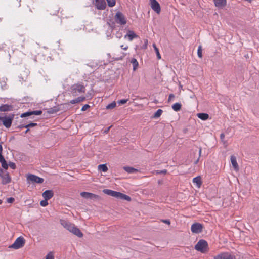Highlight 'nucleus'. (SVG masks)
Masks as SVG:
<instances>
[{
  "label": "nucleus",
  "mask_w": 259,
  "mask_h": 259,
  "mask_svg": "<svg viewBox=\"0 0 259 259\" xmlns=\"http://www.w3.org/2000/svg\"><path fill=\"white\" fill-rule=\"evenodd\" d=\"M123 169L129 174L136 173L138 171L137 169L130 166H124Z\"/></svg>",
  "instance_id": "nucleus-21"
},
{
  "label": "nucleus",
  "mask_w": 259,
  "mask_h": 259,
  "mask_svg": "<svg viewBox=\"0 0 259 259\" xmlns=\"http://www.w3.org/2000/svg\"><path fill=\"white\" fill-rule=\"evenodd\" d=\"M138 37V36L132 30H128L127 33L124 35V38H127L131 41Z\"/></svg>",
  "instance_id": "nucleus-15"
},
{
  "label": "nucleus",
  "mask_w": 259,
  "mask_h": 259,
  "mask_svg": "<svg viewBox=\"0 0 259 259\" xmlns=\"http://www.w3.org/2000/svg\"><path fill=\"white\" fill-rule=\"evenodd\" d=\"M150 6L152 9L157 14H159L161 11V8L159 4L156 0H149Z\"/></svg>",
  "instance_id": "nucleus-10"
},
{
  "label": "nucleus",
  "mask_w": 259,
  "mask_h": 259,
  "mask_svg": "<svg viewBox=\"0 0 259 259\" xmlns=\"http://www.w3.org/2000/svg\"><path fill=\"white\" fill-rule=\"evenodd\" d=\"M109 7H112L115 5L116 0H106Z\"/></svg>",
  "instance_id": "nucleus-32"
},
{
  "label": "nucleus",
  "mask_w": 259,
  "mask_h": 259,
  "mask_svg": "<svg viewBox=\"0 0 259 259\" xmlns=\"http://www.w3.org/2000/svg\"><path fill=\"white\" fill-rule=\"evenodd\" d=\"M201 151H202V148H199V157L197 159V160L194 162V164H196L198 163L199 160V158L201 156Z\"/></svg>",
  "instance_id": "nucleus-40"
},
{
  "label": "nucleus",
  "mask_w": 259,
  "mask_h": 259,
  "mask_svg": "<svg viewBox=\"0 0 259 259\" xmlns=\"http://www.w3.org/2000/svg\"><path fill=\"white\" fill-rule=\"evenodd\" d=\"M175 97V95L174 94H170L169 95V97H168V100H171L172 99H173Z\"/></svg>",
  "instance_id": "nucleus-48"
},
{
  "label": "nucleus",
  "mask_w": 259,
  "mask_h": 259,
  "mask_svg": "<svg viewBox=\"0 0 259 259\" xmlns=\"http://www.w3.org/2000/svg\"><path fill=\"white\" fill-rule=\"evenodd\" d=\"M197 117L202 120H206L209 118V115L207 113H200L197 114Z\"/></svg>",
  "instance_id": "nucleus-22"
},
{
  "label": "nucleus",
  "mask_w": 259,
  "mask_h": 259,
  "mask_svg": "<svg viewBox=\"0 0 259 259\" xmlns=\"http://www.w3.org/2000/svg\"><path fill=\"white\" fill-rule=\"evenodd\" d=\"M54 193L52 190H46L42 194V196L45 199L49 200L53 196Z\"/></svg>",
  "instance_id": "nucleus-16"
},
{
  "label": "nucleus",
  "mask_w": 259,
  "mask_h": 259,
  "mask_svg": "<svg viewBox=\"0 0 259 259\" xmlns=\"http://www.w3.org/2000/svg\"><path fill=\"white\" fill-rule=\"evenodd\" d=\"M94 4L96 8L98 10H104L106 7L105 0H95Z\"/></svg>",
  "instance_id": "nucleus-11"
},
{
  "label": "nucleus",
  "mask_w": 259,
  "mask_h": 259,
  "mask_svg": "<svg viewBox=\"0 0 259 259\" xmlns=\"http://www.w3.org/2000/svg\"><path fill=\"white\" fill-rule=\"evenodd\" d=\"M162 113V110L161 109H158L157 111L154 113L153 115V118H157L159 117Z\"/></svg>",
  "instance_id": "nucleus-31"
},
{
  "label": "nucleus",
  "mask_w": 259,
  "mask_h": 259,
  "mask_svg": "<svg viewBox=\"0 0 259 259\" xmlns=\"http://www.w3.org/2000/svg\"><path fill=\"white\" fill-rule=\"evenodd\" d=\"M36 125H37V123H31L25 125L24 126L25 127V128H30V127H34Z\"/></svg>",
  "instance_id": "nucleus-38"
},
{
  "label": "nucleus",
  "mask_w": 259,
  "mask_h": 259,
  "mask_svg": "<svg viewBox=\"0 0 259 259\" xmlns=\"http://www.w3.org/2000/svg\"><path fill=\"white\" fill-rule=\"evenodd\" d=\"M14 199L12 197H10L7 199V202L8 203H12L14 202Z\"/></svg>",
  "instance_id": "nucleus-44"
},
{
  "label": "nucleus",
  "mask_w": 259,
  "mask_h": 259,
  "mask_svg": "<svg viewBox=\"0 0 259 259\" xmlns=\"http://www.w3.org/2000/svg\"><path fill=\"white\" fill-rule=\"evenodd\" d=\"M225 138V135L224 133H221L220 135V138L222 142H224V143H225V141H224V139Z\"/></svg>",
  "instance_id": "nucleus-45"
},
{
  "label": "nucleus",
  "mask_w": 259,
  "mask_h": 259,
  "mask_svg": "<svg viewBox=\"0 0 259 259\" xmlns=\"http://www.w3.org/2000/svg\"><path fill=\"white\" fill-rule=\"evenodd\" d=\"M181 104L179 103H176L172 106V109L175 111H178L181 109Z\"/></svg>",
  "instance_id": "nucleus-26"
},
{
  "label": "nucleus",
  "mask_w": 259,
  "mask_h": 259,
  "mask_svg": "<svg viewBox=\"0 0 259 259\" xmlns=\"http://www.w3.org/2000/svg\"><path fill=\"white\" fill-rule=\"evenodd\" d=\"M98 169L103 172H106L108 168L105 164H100L98 165Z\"/></svg>",
  "instance_id": "nucleus-29"
},
{
  "label": "nucleus",
  "mask_w": 259,
  "mask_h": 259,
  "mask_svg": "<svg viewBox=\"0 0 259 259\" xmlns=\"http://www.w3.org/2000/svg\"><path fill=\"white\" fill-rule=\"evenodd\" d=\"M13 106L8 104L2 105L0 106V111L6 112L10 111L13 110Z\"/></svg>",
  "instance_id": "nucleus-18"
},
{
  "label": "nucleus",
  "mask_w": 259,
  "mask_h": 259,
  "mask_svg": "<svg viewBox=\"0 0 259 259\" xmlns=\"http://www.w3.org/2000/svg\"><path fill=\"white\" fill-rule=\"evenodd\" d=\"M2 178V184L3 185H6L10 183L11 181V178L8 172H5L3 175L1 176Z\"/></svg>",
  "instance_id": "nucleus-13"
},
{
  "label": "nucleus",
  "mask_w": 259,
  "mask_h": 259,
  "mask_svg": "<svg viewBox=\"0 0 259 259\" xmlns=\"http://www.w3.org/2000/svg\"><path fill=\"white\" fill-rule=\"evenodd\" d=\"M46 259H54V256L52 252H49L46 256Z\"/></svg>",
  "instance_id": "nucleus-39"
},
{
  "label": "nucleus",
  "mask_w": 259,
  "mask_h": 259,
  "mask_svg": "<svg viewBox=\"0 0 259 259\" xmlns=\"http://www.w3.org/2000/svg\"><path fill=\"white\" fill-rule=\"evenodd\" d=\"M25 125H21L20 126H19V127L20 128H24L25 127L24 126H25Z\"/></svg>",
  "instance_id": "nucleus-52"
},
{
  "label": "nucleus",
  "mask_w": 259,
  "mask_h": 259,
  "mask_svg": "<svg viewBox=\"0 0 259 259\" xmlns=\"http://www.w3.org/2000/svg\"><path fill=\"white\" fill-rule=\"evenodd\" d=\"M163 223L169 225L170 224V221L169 220H163L162 221Z\"/></svg>",
  "instance_id": "nucleus-46"
},
{
  "label": "nucleus",
  "mask_w": 259,
  "mask_h": 259,
  "mask_svg": "<svg viewBox=\"0 0 259 259\" xmlns=\"http://www.w3.org/2000/svg\"><path fill=\"white\" fill-rule=\"evenodd\" d=\"M2 203V200H0V204Z\"/></svg>",
  "instance_id": "nucleus-55"
},
{
  "label": "nucleus",
  "mask_w": 259,
  "mask_h": 259,
  "mask_svg": "<svg viewBox=\"0 0 259 259\" xmlns=\"http://www.w3.org/2000/svg\"><path fill=\"white\" fill-rule=\"evenodd\" d=\"M215 6L219 8L224 7L226 5V0H213Z\"/></svg>",
  "instance_id": "nucleus-17"
},
{
  "label": "nucleus",
  "mask_w": 259,
  "mask_h": 259,
  "mask_svg": "<svg viewBox=\"0 0 259 259\" xmlns=\"http://www.w3.org/2000/svg\"><path fill=\"white\" fill-rule=\"evenodd\" d=\"M7 80V79L4 77H3L1 78H0V83L1 84V87L3 89H4L6 88Z\"/></svg>",
  "instance_id": "nucleus-28"
},
{
  "label": "nucleus",
  "mask_w": 259,
  "mask_h": 259,
  "mask_svg": "<svg viewBox=\"0 0 259 259\" xmlns=\"http://www.w3.org/2000/svg\"><path fill=\"white\" fill-rule=\"evenodd\" d=\"M197 54L199 58H202V47L201 46H199L198 50H197Z\"/></svg>",
  "instance_id": "nucleus-35"
},
{
  "label": "nucleus",
  "mask_w": 259,
  "mask_h": 259,
  "mask_svg": "<svg viewBox=\"0 0 259 259\" xmlns=\"http://www.w3.org/2000/svg\"><path fill=\"white\" fill-rule=\"evenodd\" d=\"M131 63L133 65V70L135 71L138 66V62L135 58H133L131 60Z\"/></svg>",
  "instance_id": "nucleus-27"
},
{
  "label": "nucleus",
  "mask_w": 259,
  "mask_h": 259,
  "mask_svg": "<svg viewBox=\"0 0 259 259\" xmlns=\"http://www.w3.org/2000/svg\"><path fill=\"white\" fill-rule=\"evenodd\" d=\"M80 196L84 198L91 199H98L99 198V196L97 195L87 192H82L80 193Z\"/></svg>",
  "instance_id": "nucleus-12"
},
{
  "label": "nucleus",
  "mask_w": 259,
  "mask_h": 259,
  "mask_svg": "<svg viewBox=\"0 0 259 259\" xmlns=\"http://www.w3.org/2000/svg\"><path fill=\"white\" fill-rule=\"evenodd\" d=\"M26 180L28 183H38L41 184L44 182L43 178L39 177L36 175L28 174L26 176Z\"/></svg>",
  "instance_id": "nucleus-4"
},
{
  "label": "nucleus",
  "mask_w": 259,
  "mask_h": 259,
  "mask_svg": "<svg viewBox=\"0 0 259 259\" xmlns=\"http://www.w3.org/2000/svg\"><path fill=\"white\" fill-rule=\"evenodd\" d=\"M103 192L104 193H105L108 195L112 196L113 195V193L114 192V191H113V190H111L110 189H104L103 190Z\"/></svg>",
  "instance_id": "nucleus-30"
},
{
  "label": "nucleus",
  "mask_w": 259,
  "mask_h": 259,
  "mask_svg": "<svg viewBox=\"0 0 259 259\" xmlns=\"http://www.w3.org/2000/svg\"><path fill=\"white\" fill-rule=\"evenodd\" d=\"M119 198L122 200H125L128 201H130L131 200V198L130 196L125 195L122 193H120Z\"/></svg>",
  "instance_id": "nucleus-25"
},
{
  "label": "nucleus",
  "mask_w": 259,
  "mask_h": 259,
  "mask_svg": "<svg viewBox=\"0 0 259 259\" xmlns=\"http://www.w3.org/2000/svg\"><path fill=\"white\" fill-rule=\"evenodd\" d=\"M120 193V192L114 191L112 197H115L117 198H119Z\"/></svg>",
  "instance_id": "nucleus-41"
},
{
  "label": "nucleus",
  "mask_w": 259,
  "mask_h": 259,
  "mask_svg": "<svg viewBox=\"0 0 259 259\" xmlns=\"http://www.w3.org/2000/svg\"><path fill=\"white\" fill-rule=\"evenodd\" d=\"M85 98L84 96L79 97L75 99H73L70 101V103L72 104H74L77 103H79L85 100Z\"/></svg>",
  "instance_id": "nucleus-20"
},
{
  "label": "nucleus",
  "mask_w": 259,
  "mask_h": 259,
  "mask_svg": "<svg viewBox=\"0 0 259 259\" xmlns=\"http://www.w3.org/2000/svg\"><path fill=\"white\" fill-rule=\"evenodd\" d=\"M42 113V111L41 110H36V111H28L25 113H22L21 115V117H25L29 116H31L32 115H40Z\"/></svg>",
  "instance_id": "nucleus-14"
},
{
  "label": "nucleus",
  "mask_w": 259,
  "mask_h": 259,
  "mask_svg": "<svg viewBox=\"0 0 259 259\" xmlns=\"http://www.w3.org/2000/svg\"><path fill=\"white\" fill-rule=\"evenodd\" d=\"M13 118V115L0 116V125L3 124L7 128L10 127L12 125Z\"/></svg>",
  "instance_id": "nucleus-3"
},
{
  "label": "nucleus",
  "mask_w": 259,
  "mask_h": 259,
  "mask_svg": "<svg viewBox=\"0 0 259 259\" xmlns=\"http://www.w3.org/2000/svg\"><path fill=\"white\" fill-rule=\"evenodd\" d=\"M61 224L67 230L75 235L78 237H82L83 236L82 233L80 230L77 228L74 224H72L65 220H61Z\"/></svg>",
  "instance_id": "nucleus-1"
},
{
  "label": "nucleus",
  "mask_w": 259,
  "mask_h": 259,
  "mask_svg": "<svg viewBox=\"0 0 259 259\" xmlns=\"http://www.w3.org/2000/svg\"><path fill=\"white\" fill-rule=\"evenodd\" d=\"M207 242L204 240H200L196 244L195 248L197 251L205 253L207 251Z\"/></svg>",
  "instance_id": "nucleus-5"
},
{
  "label": "nucleus",
  "mask_w": 259,
  "mask_h": 259,
  "mask_svg": "<svg viewBox=\"0 0 259 259\" xmlns=\"http://www.w3.org/2000/svg\"><path fill=\"white\" fill-rule=\"evenodd\" d=\"M214 259H235V256L228 252H223L214 256Z\"/></svg>",
  "instance_id": "nucleus-8"
},
{
  "label": "nucleus",
  "mask_w": 259,
  "mask_h": 259,
  "mask_svg": "<svg viewBox=\"0 0 259 259\" xmlns=\"http://www.w3.org/2000/svg\"><path fill=\"white\" fill-rule=\"evenodd\" d=\"M2 151H3V147H2L1 144H0V158L3 157L2 154Z\"/></svg>",
  "instance_id": "nucleus-47"
},
{
  "label": "nucleus",
  "mask_w": 259,
  "mask_h": 259,
  "mask_svg": "<svg viewBox=\"0 0 259 259\" xmlns=\"http://www.w3.org/2000/svg\"><path fill=\"white\" fill-rule=\"evenodd\" d=\"M48 200L47 199H45L44 200H42L40 201V204L41 206H43V207H45L47 205H48Z\"/></svg>",
  "instance_id": "nucleus-36"
},
{
  "label": "nucleus",
  "mask_w": 259,
  "mask_h": 259,
  "mask_svg": "<svg viewBox=\"0 0 259 259\" xmlns=\"http://www.w3.org/2000/svg\"><path fill=\"white\" fill-rule=\"evenodd\" d=\"M166 172H167L166 170H161V171H159L157 172V174H165Z\"/></svg>",
  "instance_id": "nucleus-49"
},
{
  "label": "nucleus",
  "mask_w": 259,
  "mask_h": 259,
  "mask_svg": "<svg viewBox=\"0 0 259 259\" xmlns=\"http://www.w3.org/2000/svg\"><path fill=\"white\" fill-rule=\"evenodd\" d=\"M27 128V129L26 130V131H25V133H27L29 131V128Z\"/></svg>",
  "instance_id": "nucleus-53"
},
{
  "label": "nucleus",
  "mask_w": 259,
  "mask_h": 259,
  "mask_svg": "<svg viewBox=\"0 0 259 259\" xmlns=\"http://www.w3.org/2000/svg\"><path fill=\"white\" fill-rule=\"evenodd\" d=\"M110 129V127H109L107 130H106V132L108 131Z\"/></svg>",
  "instance_id": "nucleus-56"
},
{
  "label": "nucleus",
  "mask_w": 259,
  "mask_h": 259,
  "mask_svg": "<svg viewBox=\"0 0 259 259\" xmlns=\"http://www.w3.org/2000/svg\"><path fill=\"white\" fill-rule=\"evenodd\" d=\"M128 99H121L120 100L118 101L117 103L119 105L124 104H125L128 101Z\"/></svg>",
  "instance_id": "nucleus-37"
},
{
  "label": "nucleus",
  "mask_w": 259,
  "mask_h": 259,
  "mask_svg": "<svg viewBox=\"0 0 259 259\" xmlns=\"http://www.w3.org/2000/svg\"><path fill=\"white\" fill-rule=\"evenodd\" d=\"M0 162L1 163L2 166L3 167V168H4L5 169H7L8 168L9 165L7 164L4 157L0 158Z\"/></svg>",
  "instance_id": "nucleus-24"
},
{
  "label": "nucleus",
  "mask_w": 259,
  "mask_h": 259,
  "mask_svg": "<svg viewBox=\"0 0 259 259\" xmlns=\"http://www.w3.org/2000/svg\"><path fill=\"white\" fill-rule=\"evenodd\" d=\"M202 225L199 223H195L192 225L191 230L193 233L198 234L202 232Z\"/></svg>",
  "instance_id": "nucleus-9"
},
{
  "label": "nucleus",
  "mask_w": 259,
  "mask_h": 259,
  "mask_svg": "<svg viewBox=\"0 0 259 259\" xmlns=\"http://www.w3.org/2000/svg\"><path fill=\"white\" fill-rule=\"evenodd\" d=\"M116 106V103L115 102H113L109 104H108L106 106V108L107 109H111L114 108Z\"/></svg>",
  "instance_id": "nucleus-34"
},
{
  "label": "nucleus",
  "mask_w": 259,
  "mask_h": 259,
  "mask_svg": "<svg viewBox=\"0 0 259 259\" xmlns=\"http://www.w3.org/2000/svg\"><path fill=\"white\" fill-rule=\"evenodd\" d=\"M126 55V54L123 53V57H124Z\"/></svg>",
  "instance_id": "nucleus-54"
},
{
  "label": "nucleus",
  "mask_w": 259,
  "mask_h": 259,
  "mask_svg": "<svg viewBox=\"0 0 259 259\" xmlns=\"http://www.w3.org/2000/svg\"><path fill=\"white\" fill-rule=\"evenodd\" d=\"M193 182L195 183L198 188H200L201 185V180L200 177H196L193 179Z\"/></svg>",
  "instance_id": "nucleus-23"
},
{
  "label": "nucleus",
  "mask_w": 259,
  "mask_h": 259,
  "mask_svg": "<svg viewBox=\"0 0 259 259\" xmlns=\"http://www.w3.org/2000/svg\"><path fill=\"white\" fill-rule=\"evenodd\" d=\"M117 23L120 25H125L126 23V19L124 15L120 12H117L114 17Z\"/></svg>",
  "instance_id": "nucleus-7"
},
{
  "label": "nucleus",
  "mask_w": 259,
  "mask_h": 259,
  "mask_svg": "<svg viewBox=\"0 0 259 259\" xmlns=\"http://www.w3.org/2000/svg\"><path fill=\"white\" fill-rule=\"evenodd\" d=\"M90 108V106L88 104H85L83 105L81 108V111H84L87 110L88 108Z\"/></svg>",
  "instance_id": "nucleus-42"
},
{
  "label": "nucleus",
  "mask_w": 259,
  "mask_h": 259,
  "mask_svg": "<svg viewBox=\"0 0 259 259\" xmlns=\"http://www.w3.org/2000/svg\"><path fill=\"white\" fill-rule=\"evenodd\" d=\"M8 165L13 169H15L16 168V165L13 162H10Z\"/></svg>",
  "instance_id": "nucleus-43"
},
{
  "label": "nucleus",
  "mask_w": 259,
  "mask_h": 259,
  "mask_svg": "<svg viewBox=\"0 0 259 259\" xmlns=\"http://www.w3.org/2000/svg\"><path fill=\"white\" fill-rule=\"evenodd\" d=\"M120 47L122 49L124 50H126L128 48V46H124V45H121Z\"/></svg>",
  "instance_id": "nucleus-50"
},
{
  "label": "nucleus",
  "mask_w": 259,
  "mask_h": 259,
  "mask_svg": "<svg viewBox=\"0 0 259 259\" xmlns=\"http://www.w3.org/2000/svg\"><path fill=\"white\" fill-rule=\"evenodd\" d=\"M231 162L232 165L233 167H234V169L236 171L238 170V169H239L238 165V163H237V162L236 160V158L235 156H234V155H232L231 156Z\"/></svg>",
  "instance_id": "nucleus-19"
},
{
  "label": "nucleus",
  "mask_w": 259,
  "mask_h": 259,
  "mask_svg": "<svg viewBox=\"0 0 259 259\" xmlns=\"http://www.w3.org/2000/svg\"><path fill=\"white\" fill-rule=\"evenodd\" d=\"M4 173H3V170L2 168H0V177H1L2 175H3Z\"/></svg>",
  "instance_id": "nucleus-51"
},
{
  "label": "nucleus",
  "mask_w": 259,
  "mask_h": 259,
  "mask_svg": "<svg viewBox=\"0 0 259 259\" xmlns=\"http://www.w3.org/2000/svg\"><path fill=\"white\" fill-rule=\"evenodd\" d=\"M85 91V87L83 85L77 83L72 85L70 87V92L72 96H77L80 94L84 93Z\"/></svg>",
  "instance_id": "nucleus-2"
},
{
  "label": "nucleus",
  "mask_w": 259,
  "mask_h": 259,
  "mask_svg": "<svg viewBox=\"0 0 259 259\" xmlns=\"http://www.w3.org/2000/svg\"><path fill=\"white\" fill-rule=\"evenodd\" d=\"M153 47H154V50H155V51L156 52V55H157V57L158 59H160L161 58V56H160V54L159 53L158 49L156 47V45L155 44L153 45Z\"/></svg>",
  "instance_id": "nucleus-33"
},
{
  "label": "nucleus",
  "mask_w": 259,
  "mask_h": 259,
  "mask_svg": "<svg viewBox=\"0 0 259 259\" xmlns=\"http://www.w3.org/2000/svg\"><path fill=\"white\" fill-rule=\"evenodd\" d=\"M25 243V240L23 237H19L16 239L15 242L11 246L10 248L18 249L22 247Z\"/></svg>",
  "instance_id": "nucleus-6"
}]
</instances>
